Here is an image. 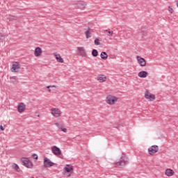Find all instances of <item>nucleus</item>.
<instances>
[{"mask_svg":"<svg viewBox=\"0 0 178 178\" xmlns=\"http://www.w3.org/2000/svg\"><path fill=\"white\" fill-rule=\"evenodd\" d=\"M118 99H119V98H118L117 97L109 95L106 98V102L108 105H115V104H116V102H118Z\"/></svg>","mask_w":178,"mask_h":178,"instance_id":"nucleus-1","label":"nucleus"},{"mask_svg":"<svg viewBox=\"0 0 178 178\" xmlns=\"http://www.w3.org/2000/svg\"><path fill=\"white\" fill-rule=\"evenodd\" d=\"M127 162H129V159L126 156H122L120 158V160L115 163L116 166H126L127 165Z\"/></svg>","mask_w":178,"mask_h":178,"instance_id":"nucleus-2","label":"nucleus"},{"mask_svg":"<svg viewBox=\"0 0 178 178\" xmlns=\"http://www.w3.org/2000/svg\"><path fill=\"white\" fill-rule=\"evenodd\" d=\"M21 161L24 166H26V168H28L29 169H33V163L30 161L28 158L23 157Z\"/></svg>","mask_w":178,"mask_h":178,"instance_id":"nucleus-3","label":"nucleus"},{"mask_svg":"<svg viewBox=\"0 0 178 178\" xmlns=\"http://www.w3.org/2000/svg\"><path fill=\"white\" fill-rule=\"evenodd\" d=\"M20 69H22V65L20 63L15 62L13 64L10 70L13 72V73H17Z\"/></svg>","mask_w":178,"mask_h":178,"instance_id":"nucleus-4","label":"nucleus"},{"mask_svg":"<svg viewBox=\"0 0 178 178\" xmlns=\"http://www.w3.org/2000/svg\"><path fill=\"white\" fill-rule=\"evenodd\" d=\"M159 151V147L158 145H152L148 148L149 155H155Z\"/></svg>","mask_w":178,"mask_h":178,"instance_id":"nucleus-5","label":"nucleus"},{"mask_svg":"<svg viewBox=\"0 0 178 178\" xmlns=\"http://www.w3.org/2000/svg\"><path fill=\"white\" fill-rule=\"evenodd\" d=\"M43 165H44V168H51V167L54 166L55 165V163H54V162L51 161V160L49 159H48L47 157H44V161H43Z\"/></svg>","mask_w":178,"mask_h":178,"instance_id":"nucleus-6","label":"nucleus"},{"mask_svg":"<svg viewBox=\"0 0 178 178\" xmlns=\"http://www.w3.org/2000/svg\"><path fill=\"white\" fill-rule=\"evenodd\" d=\"M51 115L52 116H54V118H60V116L62 115V111L59 110V108H51Z\"/></svg>","mask_w":178,"mask_h":178,"instance_id":"nucleus-7","label":"nucleus"},{"mask_svg":"<svg viewBox=\"0 0 178 178\" xmlns=\"http://www.w3.org/2000/svg\"><path fill=\"white\" fill-rule=\"evenodd\" d=\"M51 152L56 156H59V155H62V151L59 147L56 146H53L51 147Z\"/></svg>","mask_w":178,"mask_h":178,"instance_id":"nucleus-8","label":"nucleus"},{"mask_svg":"<svg viewBox=\"0 0 178 178\" xmlns=\"http://www.w3.org/2000/svg\"><path fill=\"white\" fill-rule=\"evenodd\" d=\"M136 58L140 66H141L142 67L147 66V61L145 60V58H142L140 56H138Z\"/></svg>","mask_w":178,"mask_h":178,"instance_id":"nucleus-9","label":"nucleus"},{"mask_svg":"<svg viewBox=\"0 0 178 178\" xmlns=\"http://www.w3.org/2000/svg\"><path fill=\"white\" fill-rule=\"evenodd\" d=\"M77 51H79V56H82V58L87 57V52L86 51V49L84 47H77Z\"/></svg>","mask_w":178,"mask_h":178,"instance_id":"nucleus-10","label":"nucleus"},{"mask_svg":"<svg viewBox=\"0 0 178 178\" xmlns=\"http://www.w3.org/2000/svg\"><path fill=\"white\" fill-rule=\"evenodd\" d=\"M145 98L146 99H148L149 101H154L156 99V97L154 95H152L151 92L146 91L145 92Z\"/></svg>","mask_w":178,"mask_h":178,"instance_id":"nucleus-11","label":"nucleus"},{"mask_svg":"<svg viewBox=\"0 0 178 178\" xmlns=\"http://www.w3.org/2000/svg\"><path fill=\"white\" fill-rule=\"evenodd\" d=\"M55 125L56 127H58V129H59V130L63 131V133H67V129L65 128V124H63V123L56 122Z\"/></svg>","mask_w":178,"mask_h":178,"instance_id":"nucleus-12","label":"nucleus"},{"mask_svg":"<svg viewBox=\"0 0 178 178\" xmlns=\"http://www.w3.org/2000/svg\"><path fill=\"white\" fill-rule=\"evenodd\" d=\"M19 113H23L26 111V104L24 103H19L17 106Z\"/></svg>","mask_w":178,"mask_h":178,"instance_id":"nucleus-13","label":"nucleus"},{"mask_svg":"<svg viewBox=\"0 0 178 178\" xmlns=\"http://www.w3.org/2000/svg\"><path fill=\"white\" fill-rule=\"evenodd\" d=\"M41 54H42V49H41L39 47H36L34 51L35 56L36 57L41 56Z\"/></svg>","mask_w":178,"mask_h":178,"instance_id":"nucleus-14","label":"nucleus"},{"mask_svg":"<svg viewBox=\"0 0 178 178\" xmlns=\"http://www.w3.org/2000/svg\"><path fill=\"white\" fill-rule=\"evenodd\" d=\"M54 55L56 58V60L58 63H63L64 60L63 58L60 56V54H58V53H54Z\"/></svg>","mask_w":178,"mask_h":178,"instance_id":"nucleus-15","label":"nucleus"},{"mask_svg":"<svg viewBox=\"0 0 178 178\" xmlns=\"http://www.w3.org/2000/svg\"><path fill=\"white\" fill-rule=\"evenodd\" d=\"M97 80L99 83H105V81H106V76L104 74H99L97 76Z\"/></svg>","mask_w":178,"mask_h":178,"instance_id":"nucleus-16","label":"nucleus"},{"mask_svg":"<svg viewBox=\"0 0 178 178\" xmlns=\"http://www.w3.org/2000/svg\"><path fill=\"white\" fill-rule=\"evenodd\" d=\"M138 76L141 79H145V77L148 76V72H147V71H141L138 72Z\"/></svg>","mask_w":178,"mask_h":178,"instance_id":"nucleus-17","label":"nucleus"},{"mask_svg":"<svg viewBox=\"0 0 178 178\" xmlns=\"http://www.w3.org/2000/svg\"><path fill=\"white\" fill-rule=\"evenodd\" d=\"M86 6H87V2L86 1H80L79 3H78V8L79 9H86Z\"/></svg>","mask_w":178,"mask_h":178,"instance_id":"nucleus-18","label":"nucleus"},{"mask_svg":"<svg viewBox=\"0 0 178 178\" xmlns=\"http://www.w3.org/2000/svg\"><path fill=\"white\" fill-rule=\"evenodd\" d=\"M64 170H65V172L73 174V165H66Z\"/></svg>","mask_w":178,"mask_h":178,"instance_id":"nucleus-19","label":"nucleus"},{"mask_svg":"<svg viewBox=\"0 0 178 178\" xmlns=\"http://www.w3.org/2000/svg\"><path fill=\"white\" fill-rule=\"evenodd\" d=\"M85 35L86 38H91L92 37V32H91V30L90 29V28H88V30H87L85 32Z\"/></svg>","mask_w":178,"mask_h":178,"instance_id":"nucleus-20","label":"nucleus"},{"mask_svg":"<svg viewBox=\"0 0 178 178\" xmlns=\"http://www.w3.org/2000/svg\"><path fill=\"white\" fill-rule=\"evenodd\" d=\"M173 175H175V171H173V170L172 169H167L165 170V175L170 177V176H173Z\"/></svg>","mask_w":178,"mask_h":178,"instance_id":"nucleus-21","label":"nucleus"},{"mask_svg":"<svg viewBox=\"0 0 178 178\" xmlns=\"http://www.w3.org/2000/svg\"><path fill=\"white\" fill-rule=\"evenodd\" d=\"M8 19L9 20V22H16L17 21V17L16 16H13V15H9L8 17Z\"/></svg>","mask_w":178,"mask_h":178,"instance_id":"nucleus-22","label":"nucleus"},{"mask_svg":"<svg viewBox=\"0 0 178 178\" xmlns=\"http://www.w3.org/2000/svg\"><path fill=\"white\" fill-rule=\"evenodd\" d=\"M10 83H12L13 84H17V79H16V76H10Z\"/></svg>","mask_w":178,"mask_h":178,"instance_id":"nucleus-23","label":"nucleus"},{"mask_svg":"<svg viewBox=\"0 0 178 178\" xmlns=\"http://www.w3.org/2000/svg\"><path fill=\"white\" fill-rule=\"evenodd\" d=\"M100 56L102 59H104V60L108 59V54L105 51H102L100 54Z\"/></svg>","mask_w":178,"mask_h":178,"instance_id":"nucleus-24","label":"nucleus"},{"mask_svg":"<svg viewBox=\"0 0 178 178\" xmlns=\"http://www.w3.org/2000/svg\"><path fill=\"white\" fill-rule=\"evenodd\" d=\"M104 33H106V35L109 36L113 35V31L104 30Z\"/></svg>","mask_w":178,"mask_h":178,"instance_id":"nucleus-25","label":"nucleus"},{"mask_svg":"<svg viewBox=\"0 0 178 178\" xmlns=\"http://www.w3.org/2000/svg\"><path fill=\"white\" fill-rule=\"evenodd\" d=\"M13 169H15L16 172H20V170H19L20 168H19V165L16 163H14V165H13Z\"/></svg>","mask_w":178,"mask_h":178,"instance_id":"nucleus-26","label":"nucleus"},{"mask_svg":"<svg viewBox=\"0 0 178 178\" xmlns=\"http://www.w3.org/2000/svg\"><path fill=\"white\" fill-rule=\"evenodd\" d=\"M92 56L97 57L98 56V51L97 49H94L92 51Z\"/></svg>","mask_w":178,"mask_h":178,"instance_id":"nucleus-27","label":"nucleus"},{"mask_svg":"<svg viewBox=\"0 0 178 178\" xmlns=\"http://www.w3.org/2000/svg\"><path fill=\"white\" fill-rule=\"evenodd\" d=\"M72 173L71 172H67L66 171H65L64 172V176L65 177H70L72 176Z\"/></svg>","mask_w":178,"mask_h":178,"instance_id":"nucleus-28","label":"nucleus"},{"mask_svg":"<svg viewBox=\"0 0 178 178\" xmlns=\"http://www.w3.org/2000/svg\"><path fill=\"white\" fill-rule=\"evenodd\" d=\"M95 45H101V42H99V39L96 38L95 40Z\"/></svg>","mask_w":178,"mask_h":178,"instance_id":"nucleus-29","label":"nucleus"},{"mask_svg":"<svg viewBox=\"0 0 178 178\" xmlns=\"http://www.w3.org/2000/svg\"><path fill=\"white\" fill-rule=\"evenodd\" d=\"M3 40H5V36L0 33V42H3Z\"/></svg>","mask_w":178,"mask_h":178,"instance_id":"nucleus-30","label":"nucleus"},{"mask_svg":"<svg viewBox=\"0 0 178 178\" xmlns=\"http://www.w3.org/2000/svg\"><path fill=\"white\" fill-rule=\"evenodd\" d=\"M32 157L33 158V159H38V156L35 154H33L32 155Z\"/></svg>","mask_w":178,"mask_h":178,"instance_id":"nucleus-31","label":"nucleus"},{"mask_svg":"<svg viewBox=\"0 0 178 178\" xmlns=\"http://www.w3.org/2000/svg\"><path fill=\"white\" fill-rule=\"evenodd\" d=\"M168 10L170 13H173V8H172L170 6L168 7Z\"/></svg>","mask_w":178,"mask_h":178,"instance_id":"nucleus-32","label":"nucleus"},{"mask_svg":"<svg viewBox=\"0 0 178 178\" xmlns=\"http://www.w3.org/2000/svg\"><path fill=\"white\" fill-rule=\"evenodd\" d=\"M56 88V86H49L47 87V88Z\"/></svg>","mask_w":178,"mask_h":178,"instance_id":"nucleus-33","label":"nucleus"},{"mask_svg":"<svg viewBox=\"0 0 178 178\" xmlns=\"http://www.w3.org/2000/svg\"><path fill=\"white\" fill-rule=\"evenodd\" d=\"M0 129L1 131H3V130H5V128H3L2 125L0 126Z\"/></svg>","mask_w":178,"mask_h":178,"instance_id":"nucleus-34","label":"nucleus"},{"mask_svg":"<svg viewBox=\"0 0 178 178\" xmlns=\"http://www.w3.org/2000/svg\"><path fill=\"white\" fill-rule=\"evenodd\" d=\"M49 91L51 92V89H49Z\"/></svg>","mask_w":178,"mask_h":178,"instance_id":"nucleus-35","label":"nucleus"}]
</instances>
